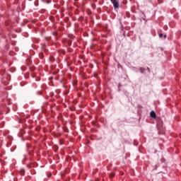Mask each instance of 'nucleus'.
<instances>
[{
  "mask_svg": "<svg viewBox=\"0 0 181 181\" xmlns=\"http://www.w3.org/2000/svg\"><path fill=\"white\" fill-rule=\"evenodd\" d=\"M112 4H113V6L114 8H115V9L118 8L119 7V3L118 2V1L117 0H110Z\"/></svg>",
  "mask_w": 181,
  "mask_h": 181,
  "instance_id": "nucleus-1",
  "label": "nucleus"
},
{
  "mask_svg": "<svg viewBox=\"0 0 181 181\" xmlns=\"http://www.w3.org/2000/svg\"><path fill=\"white\" fill-rule=\"evenodd\" d=\"M150 116H151V118H156V113H155L153 111H151V112H150Z\"/></svg>",
  "mask_w": 181,
  "mask_h": 181,
  "instance_id": "nucleus-2",
  "label": "nucleus"
},
{
  "mask_svg": "<svg viewBox=\"0 0 181 181\" xmlns=\"http://www.w3.org/2000/svg\"><path fill=\"white\" fill-rule=\"evenodd\" d=\"M20 173L22 176L25 175V170H21Z\"/></svg>",
  "mask_w": 181,
  "mask_h": 181,
  "instance_id": "nucleus-3",
  "label": "nucleus"
},
{
  "mask_svg": "<svg viewBox=\"0 0 181 181\" xmlns=\"http://www.w3.org/2000/svg\"><path fill=\"white\" fill-rule=\"evenodd\" d=\"M145 70V69L144 68H140V71L141 73H144V71Z\"/></svg>",
  "mask_w": 181,
  "mask_h": 181,
  "instance_id": "nucleus-4",
  "label": "nucleus"
},
{
  "mask_svg": "<svg viewBox=\"0 0 181 181\" xmlns=\"http://www.w3.org/2000/svg\"><path fill=\"white\" fill-rule=\"evenodd\" d=\"M114 176H115V174L114 173H112L110 175V177H114Z\"/></svg>",
  "mask_w": 181,
  "mask_h": 181,
  "instance_id": "nucleus-5",
  "label": "nucleus"
},
{
  "mask_svg": "<svg viewBox=\"0 0 181 181\" xmlns=\"http://www.w3.org/2000/svg\"><path fill=\"white\" fill-rule=\"evenodd\" d=\"M68 45H69V46H71V40L68 41Z\"/></svg>",
  "mask_w": 181,
  "mask_h": 181,
  "instance_id": "nucleus-6",
  "label": "nucleus"
},
{
  "mask_svg": "<svg viewBox=\"0 0 181 181\" xmlns=\"http://www.w3.org/2000/svg\"><path fill=\"white\" fill-rule=\"evenodd\" d=\"M159 37H163V34L160 33V34H159Z\"/></svg>",
  "mask_w": 181,
  "mask_h": 181,
  "instance_id": "nucleus-7",
  "label": "nucleus"
},
{
  "mask_svg": "<svg viewBox=\"0 0 181 181\" xmlns=\"http://www.w3.org/2000/svg\"><path fill=\"white\" fill-rule=\"evenodd\" d=\"M164 37H166V35H164Z\"/></svg>",
  "mask_w": 181,
  "mask_h": 181,
  "instance_id": "nucleus-8",
  "label": "nucleus"
}]
</instances>
